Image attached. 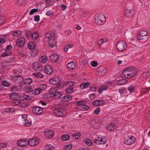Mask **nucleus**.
Returning <instances> with one entry per match:
<instances>
[{"instance_id":"43","label":"nucleus","mask_w":150,"mask_h":150,"mask_svg":"<svg viewBox=\"0 0 150 150\" xmlns=\"http://www.w3.org/2000/svg\"><path fill=\"white\" fill-rule=\"evenodd\" d=\"M66 91L68 93H71L74 92V88L73 87H69L66 90Z\"/></svg>"},{"instance_id":"38","label":"nucleus","mask_w":150,"mask_h":150,"mask_svg":"<svg viewBox=\"0 0 150 150\" xmlns=\"http://www.w3.org/2000/svg\"><path fill=\"white\" fill-rule=\"evenodd\" d=\"M79 108L81 110L84 111L88 110L89 108L88 106L84 104L83 105H82Z\"/></svg>"},{"instance_id":"46","label":"nucleus","mask_w":150,"mask_h":150,"mask_svg":"<svg viewBox=\"0 0 150 150\" xmlns=\"http://www.w3.org/2000/svg\"><path fill=\"white\" fill-rule=\"evenodd\" d=\"M84 142L86 144L89 146H91L92 145V142L89 139L84 140Z\"/></svg>"},{"instance_id":"61","label":"nucleus","mask_w":150,"mask_h":150,"mask_svg":"<svg viewBox=\"0 0 150 150\" xmlns=\"http://www.w3.org/2000/svg\"><path fill=\"white\" fill-rule=\"evenodd\" d=\"M91 64L93 67H96L97 66L98 63L95 61H93L91 62Z\"/></svg>"},{"instance_id":"13","label":"nucleus","mask_w":150,"mask_h":150,"mask_svg":"<svg viewBox=\"0 0 150 150\" xmlns=\"http://www.w3.org/2000/svg\"><path fill=\"white\" fill-rule=\"evenodd\" d=\"M33 67L34 69L36 71H40L42 70V67L37 62H35L33 63Z\"/></svg>"},{"instance_id":"4","label":"nucleus","mask_w":150,"mask_h":150,"mask_svg":"<svg viewBox=\"0 0 150 150\" xmlns=\"http://www.w3.org/2000/svg\"><path fill=\"white\" fill-rule=\"evenodd\" d=\"M135 138L132 136H129L127 138H125L124 143L125 144L130 145L133 144L135 142Z\"/></svg>"},{"instance_id":"44","label":"nucleus","mask_w":150,"mask_h":150,"mask_svg":"<svg viewBox=\"0 0 150 150\" xmlns=\"http://www.w3.org/2000/svg\"><path fill=\"white\" fill-rule=\"evenodd\" d=\"M62 94L60 92L57 91L53 95V96L54 98H60Z\"/></svg>"},{"instance_id":"19","label":"nucleus","mask_w":150,"mask_h":150,"mask_svg":"<svg viewBox=\"0 0 150 150\" xmlns=\"http://www.w3.org/2000/svg\"><path fill=\"white\" fill-rule=\"evenodd\" d=\"M49 46L51 47L52 48L56 46V41L54 39L50 40L48 42Z\"/></svg>"},{"instance_id":"26","label":"nucleus","mask_w":150,"mask_h":150,"mask_svg":"<svg viewBox=\"0 0 150 150\" xmlns=\"http://www.w3.org/2000/svg\"><path fill=\"white\" fill-rule=\"evenodd\" d=\"M72 99V97L71 96L69 95L65 96L63 97L62 98V101H67Z\"/></svg>"},{"instance_id":"57","label":"nucleus","mask_w":150,"mask_h":150,"mask_svg":"<svg viewBox=\"0 0 150 150\" xmlns=\"http://www.w3.org/2000/svg\"><path fill=\"white\" fill-rule=\"evenodd\" d=\"M104 42L103 40V39H101L99 40L98 42V45L100 47L102 44L104 43Z\"/></svg>"},{"instance_id":"5","label":"nucleus","mask_w":150,"mask_h":150,"mask_svg":"<svg viewBox=\"0 0 150 150\" xmlns=\"http://www.w3.org/2000/svg\"><path fill=\"white\" fill-rule=\"evenodd\" d=\"M127 48V45L122 41H119L117 45V48L119 51H123L125 50Z\"/></svg>"},{"instance_id":"50","label":"nucleus","mask_w":150,"mask_h":150,"mask_svg":"<svg viewBox=\"0 0 150 150\" xmlns=\"http://www.w3.org/2000/svg\"><path fill=\"white\" fill-rule=\"evenodd\" d=\"M13 71L15 74H19L22 72V71L20 69H18V70L14 69L13 70Z\"/></svg>"},{"instance_id":"63","label":"nucleus","mask_w":150,"mask_h":150,"mask_svg":"<svg viewBox=\"0 0 150 150\" xmlns=\"http://www.w3.org/2000/svg\"><path fill=\"white\" fill-rule=\"evenodd\" d=\"M119 92L120 93V94H122L124 93L125 92V89L123 88H121L119 89Z\"/></svg>"},{"instance_id":"30","label":"nucleus","mask_w":150,"mask_h":150,"mask_svg":"<svg viewBox=\"0 0 150 150\" xmlns=\"http://www.w3.org/2000/svg\"><path fill=\"white\" fill-rule=\"evenodd\" d=\"M31 36L33 39L34 40H36L38 38L39 34L37 32H35L33 33Z\"/></svg>"},{"instance_id":"24","label":"nucleus","mask_w":150,"mask_h":150,"mask_svg":"<svg viewBox=\"0 0 150 150\" xmlns=\"http://www.w3.org/2000/svg\"><path fill=\"white\" fill-rule=\"evenodd\" d=\"M9 98L12 100H15L18 97V93H12L10 94Z\"/></svg>"},{"instance_id":"45","label":"nucleus","mask_w":150,"mask_h":150,"mask_svg":"<svg viewBox=\"0 0 150 150\" xmlns=\"http://www.w3.org/2000/svg\"><path fill=\"white\" fill-rule=\"evenodd\" d=\"M40 61L43 63H45L47 62V58L44 56H42L40 58Z\"/></svg>"},{"instance_id":"41","label":"nucleus","mask_w":150,"mask_h":150,"mask_svg":"<svg viewBox=\"0 0 150 150\" xmlns=\"http://www.w3.org/2000/svg\"><path fill=\"white\" fill-rule=\"evenodd\" d=\"M73 47L72 44H69L65 46L64 50L65 52H67L68 49H70Z\"/></svg>"},{"instance_id":"29","label":"nucleus","mask_w":150,"mask_h":150,"mask_svg":"<svg viewBox=\"0 0 150 150\" xmlns=\"http://www.w3.org/2000/svg\"><path fill=\"white\" fill-rule=\"evenodd\" d=\"M76 104L77 105H78L79 106L78 107V108L80 107L81 106L83 105L84 104H85L86 102L85 101H77L76 102Z\"/></svg>"},{"instance_id":"59","label":"nucleus","mask_w":150,"mask_h":150,"mask_svg":"<svg viewBox=\"0 0 150 150\" xmlns=\"http://www.w3.org/2000/svg\"><path fill=\"white\" fill-rule=\"evenodd\" d=\"M100 111V108H97L94 111V113L96 115H98Z\"/></svg>"},{"instance_id":"34","label":"nucleus","mask_w":150,"mask_h":150,"mask_svg":"<svg viewBox=\"0 0 150 150\" xmlns=\"http://www.w3.org/2000/svg\"><path fill=\"white\" fill-rule=\"evenodd\" d=\"M11 54V52L10 51H6L3 53L1 55L2 57H6L10 55Z\"/></svg>"},{"instance_id":"53","label":"nucleus","mask_w":150,"mask_h":150,"mask_svg":"<svg viewBox=\"0 0 150 150\" xmlns=\"http://www.w3.org/2000/svg\"><path fill=\"white\" fill-rule=\"evenodd\" d=\"M21 102H22V101L21 100H14L12 103V104L13 105L15 106L16 105H17L19 104L20 103H21Z\"/></svg>"},{"instance_id":"52","label":"nucleus","mask_w":150,"mask_h":150,"mask_svg":"<svg viewBox=\"0 0 150 150\" xmlns=\"http://www.w3.org/2000/svg\"><path fill=\"white\" fill-rule=\"evenodd\" d=\"M107 88V86H103L98 90V92L100 94L103 91L106 90Z\"/></svg>"},{"instance_id":"55","label":"nucleus","mask_w":150,"mask_h":150,"mask_svg":"<svg viewBox=\"0 0 150 150\" xmlns=\"http://www.w3.org/2000/svg\"><path fill=\"white\" fill-rule=\"evenodd\" d=\"M128 90L130 93H132L134 91V87L133 86H130L128 88Z\"/></svg>"},{"instance_id":"35","label":"nucleus","mask_w":150,"mask_h":150,"mask_svg":"<svg viewBox=\"0 0 150 150\" xmlns=\"http://www.w3.org/2000/svg\"><path fill=\"white\" fill-rule=\"evenodd\" d=\"M33 82L32 79L31 78H28L25 79L24 81V83L26 85H29Z\"/></svg>"},{"instance_id":"12","label":"nucleus","mask_w":150,"mask_h":150,"mask_svg":"<svg viewBox=\"0 0 150 150\" xmlns=\"http://www.w3.org/2000/svg\"><path fill=\"white\" fill-rule=\"evenodd\" d=\"M76 67V63L73 61H71L69 62L67 65V69L70 70H72L74 69Z\"/></svg>"},{"instance_id":"51","label":"nucleus","mask_w":150,"mask_h":150,"mask_svg":"<svg viewBox=\"0 0 150 150\" xmlns=\"http://www.w3.org/2000/svg\"><path fill=\"white\" fill-rule=\"evenodd\" d=\"M56 92V90L54 88H51L50 90L49 93L50 94L53 96Z\"/></svg>"},{"instance_id":"32","label":"nucleus","mask_w":150,"mask_h":150,"mask_svg":"<svg viewBox=\"0 0 150 150\" xmlns=\"http://www.w3.org/2000/svg\"><path fill=\"white\" fill-rule=\"evenodd\" d=\"M62 139L63 141H67L70 139V137L68 134H64L62 136Z\"/></svg>"},{"instance_id":"11","label":"nucleus","mask_w":150,"mask_h":150,"mask_svg":"<svg viewBox=\"0 0 150 150\" xmlns=\"http://www.w3.org/2000/svg\"><path fill=\"white\" fill-rule=\"evenodd\" d=\"M25 42V39L24 38L22 37L17 40L16 44L17 46L19 47H22L24 45Z\"/></svg>"},{"instance_id":"18","label":"nucleus","mask_w":150,"mask_h":150,"mask_svg":"<svg viewBox=\"0 0 150 150\" xmlns=\"http://www.w3.org/2000/svg\"><path fill=\"white\" fill-rule=\"evenodd\" d=\"M125 16L127 18H130L132 17L134 14V12L133 10L130 11L126 10L125 11Z\"/></svg>"},{"instance_id":"42","label":"nucleus","mask_w":150,"mask_h":150,"mask_svg":"<svg viewBox=\"0 0 150 150\" xmlns=\"http://www.w3.org/2000/svg\"><path fill=\"white\" fill-rule=\"evenodd\" d=\"M72 147V145L71 144L66 145L64 146V150H70Z\"/></svg>"},{"instance_id":"56","label":"nucleus","mask_w":150,"mask_h":150,"mask_svg":"<svg viewBox=\"0 0 150 150\" xmlns=\"http://www.w3.org/2000/svg\"><path fill=\"white\" fill-rule=\"evenodd\" d=\"M5 20V18L3 16H0V25H2L4 23Z\"/></svg>"},{"instance_id":"15","label":"nucleus","mask_w":150,"mask_h":150,"mask_svg":"<svg viewBox=\"0 0 150 150\" xmlns=\"http://www.w3.org/2000/svg\"><path fill=\"white\" fill-rule=\"evenodd\" d=\"M95 143L97 144H104L106 142V141L100 137H98L97 139L93 140Z\"/></svg>"},{"instance_id":"33","label":"nucleus","mask_w":150,"mask_h":150,"mask_svg":"<svg viewBox=\"0 0 150 150\" xmlns=\"http://www.w3.org/2000/svg\"><path fill=\"white\" fill-rule=\"evenodd\" d=\"M45 150H54V147L51 144H47L45 146Z\"/></svg>"},{"instance_id":"9","label":"nucleus","mask_w":150,"mask_h":150,"mask_svg":"<svg viewBox=\"0 0 150 150\" xmlns=\"http://www.w3.org/2000/svg\"><path fill=\"white\" fill-rule=\"evenodd\" d=\"M45 135L48 139L52 138L54 135V132L51 130H47L45 131Z\"/></svg>"},{"instance_id":"48","label":"nucleus","mask_w":150,"mask_h":150,"mask_svg":"<svg viewBox=\"0 0 150 150\" xmlns=\"http://www.w3.org/2000/svg\"><path fill=\"white\" fill-rule=\"evenodd\" d=\"M25 123H24V125L25 126H29L32 124V122L30 121H29L27 119L25 120H24Z\"/></svg>"},{"instance_id":"22","label":"nucleus","mask_w":150,"mask_h":150,"mask_svg":"<svg viewBox=\"0 0 150 150\" xmlns=\"http://www.w3.org/2000/svg\"><path fill=\"white\" fill-rule=\"evenodd\" d=\"M115 128V125L113 123H111L108 125L106 129L109 131H113Z\"/></svg>"},{"instance_id":"10","label":"nucleus","mask_w":150,"mask_h":150,"mask_svg":"<svg viewBox=\"0 0 150 150\" xmlns=\"http://www.w3.org/2000/svg\"><path fill=\"white\" fill-rule=\"evenodd\" d=\"M60 81L61 80L59 78L55 77L51 79L50 80L49 82L51 84L55 85L59 83Z\"/></svg>"},{"instance_id":"62","label":"nucleus","mask_w":150,"mask_h":150,"mask_svg":"<svg viewBox=\"0 0 150 150\" xmlns=\"http://www.w3.org/2000/svg\"><path fill=\"white\" fill-rule=\"evenodd\" d=\"M145 120L148 122H150V113L149 114H148L145 117Z\"/></svg>"},{"instance_id":"25","label":"nucleus","mask_w":150,"mask_h":150,"mask_svg":"<svg viewBox=\"0 0 150 150\" xmlns=\"http://www.w3.org/2000/svg\"><path fill=\"white\" fill-rule=\"evenodd\" d=\"M148 35L149 32L148 31H146L144 30H142L140 31L137 35H138L147 37H148Z\"/></svg>"},{"instance_id":"47","label":"nucleus","mask_w":150,"mask_h":150,"mask_svg":"<svg viewBox=\"0 0 150 150\" xmlns=\"http://www.w3.org/2000/svg\"><path fill=\"white\" fill-rule=\"evenodd\" d=\"M33 74L37 78H42L43 77V75L40 72L34 73Z\"/></svg>"},{"instance_id":"8","label":"nucleus","mask_w":150,"mask_h":150,"mask_svg":"<svg viewBox=\"0 0 150 150\" xmlns=\"http://www.w3.org/2000/svg\"><path fill=\"white\" fill-rule=\"evenodd\" d=\"M39 142V140L38 138H35L33 139H30L27 143L31 146H33L37 145Z\"/></svg>"},{"instance_id":"37","label":"nucleus","mask_w":150,"mask_h":150,"mask_svg":"<svg viewBox=\"0 0 150 150\" xmlns=\"http://www.w3.org/2000/svg\"><path fill=\"white\" fill-rule=\"evenodd\" d=\"M81 134L80 132L75 133L72 135V137L75 139H78L81 136Z\"/></svg>"},{"instance_id":"16","label":"nucleus","mask_w":150,"mask_h":150,"mask_svg":"<svg viewBox=\"0 0 150 150\" xmlns=\"http://www.w3.org/2000/svg\"><path fill=\"white\" fill-rule=\"evenodd\" d=\"M98 71L99 73H100L101 75H104L106 73V71L105 68L102 66L100 67L98 69Z\"/></svg>"},{"instance_id":"27","label":"nucleus","mask_w":150,"mask_h":150,"mask_svg":"<svg viewBox=\"0 0 150 150\" xmlns=\"http://www.w3.org/2000/svg\"><path fill=\"white\" fill-rule=\"evenodd\" d=\"M32 93L35 95H38L41 92L40 89L39 88L35 89L31 91Z\"/></svg>"},{"instance_id":"21","label":"nucleus","mask_w":150,"mask_h":150,"mask_svg":"<svg viewBox=\"0 0 150 150\" xmlns=\"http://www.w3.org/2000/svg\"><path fill=\"white\" fill-rule=\"evenodd\" d=\"M54 36V33L52 31H50L47 33L45 35V37L48 39L51 40Z\"/></svg>"},{"instance_id":"7","label":"nucleus","mask_w":150,"mask_h":150,"mask_svg":"<svg viewBox=\"0 0 150 150\" xmlns=\"http://www.w3.org/2000/svg\"><path fill=\"white\" fill-rule=\"evenodd\" d=\"M43 112V108L38 106H34L32 109V112L35 115H41Z\"/></svg>"},{"instance_id":"20","label":"nucleus","mask_w":150,"mask_h":150,"mask_svg":"<svg viewBox=\"0 0 150 150\" xmlns=\"http://www.w3.org/2000/svg\"><path fill=\"white\" fill-rule=\"evenodd\" d=\"M17 144L20 146H25L27 145V142L25 140H21L17 142Z\"/></svg>"},{"instance_id":"58","label":"nucleus","mask_w":150,"mask_h":150,"mask_svg":"<svg viewBox=\"0 0 150 150\" xmlns=\"http://www.w3.org/2000/svg\"><path fill=\"white\" fill-rule=\"evenodd\" d=\"M38 11V9H37L34 8L32 9L30 11L29 14L30 15H32L34 13L37 12Z\"/></svg>"},{"instance_id":"6","label":"nucleus","mask_w":150,"mask_h":150,"mask_svg":"<svg viewBox=\"0 0 150 150\" xmlns=\"http://www.w3.org/2000/svg\"><path fill=\"white\" fill-rule=\"evenodd\" d=\"M11 80L16 83H20L23 81L24 78L21 75H16L11 77Z\"/></svg>"},{"instance_id":"3","label":"nucleus","mask_w":150,"mask_h":150,"mask_svg":"<svg viewBox=\"0 0 150 150\" xmlns=\"http://www.w3.org/2000/svg\"><path fill=\"white\" fill-rule=\"evenodd\" d=\"M106 21V18L105 16L103 14H100L96 17L95 19V23L99 25H103Z\"/></svg>"},{"instance_id":"23","label":"nucleus","mask_w":150,"mask_h":150,"mask_svg":"<svg viewBox=\"0 0 150 150\" xmlns=\"http://www.w3.org/2000/svg\"><path fill=\"white\" fill-rule=\"evenodd\" d=\"M138 39L143 42H146L148 39V37L137 35Z\"/></svg>"},{"instance_id":"64","label":"nucleus","mask_w":150,"mask_h":150,"mask_svg":"<svg viewBox=\"0 0 150 150\" xmlns=\"http://www.w3.org/2000/svg\"><path fill=\"white\" fill-rule=\"evenodd\" d=\"M23 100H28L29 99V97L28 96L26 95H24L22 97Z\"/></svg>"},{"instance_id":"36","label":"nucleus","mask_w":150,"mask_h":150,"mask_svg":"<svg viewBox=\"0 0 150 150\" xmlns=\"http://www.w3.org/2000/svg\"><path fill=\"white\" fill-rule=\"evenodd\" d=\"M1 64L2 67L4 68L7 67L11 66L9 64V62L6 61H3Z\"/></svg>"},{"instance_id":"60","label":"nucleus","mask_w":150,"mask_h":150,"mask_svg":"<svg viewBox=\"0 0 150 150\" xmlns=\"http://www.w3.org/2000/svg\"><path fill=\"white\" fill-rule=\"evenodd\" d=\"M47 88V86L45 84H42L40 86L39 89H40L41 91L42 90H44L45 88Z\"/></svg>"},{"instance_id":"49","label":"nucleus","mask_w":150,"mask_h":150,"mask_svg":"<svg viewBox=\"0 0 150 150\" xmlns=\"http://www.w3.org/2000/svg\"><path fill=\"white\" fill-rule=\"evenodd\" d=\"M1 83L4 86L6 87H8L11 85V84L8 81H2Z\"/></svg>"},{"instance_id":"14","label":"nucleus","mask_w":150,"mask_h":150,"mask_svg":"<svg viewBox=\"0 0 150 150\" xmlns=\"http://www.w3.org/2000/svg\"><path fill=\"white\" fill-rule=\"evenodd\" d=\"M45 72L47 74L51 75L53 72V69L50 65L47 66L44 69Z\"/></svg>"},{"instance_id":"1","label":"nucleus","mask_w":150,"mask_h":150,"mask_svg":"<svg viewBox=\"0 0 150 150\" xmlns=\"http://www.w3.org/2000/svg\"><path fill=\"white\" fill-rule=\"evenodd\" d=\"M138 73L137 70L132 67L127 68L122 74V76L125 78H131L136 76Z\"/></svg>"},{"instance_id":"17","label":"nucleus","mask_w":150,"mask_h":150,"mask_svg":"<svg viewBox=\"0 0 150 150\" xmlns=\"http://www.w3.org/2000/svg\"><path fill=\"white\" fill-rule=\"evenodd\" d=\"M51 61L53 62H56L59 60V56L57 54H53L51 55L50 57Z\"/></svg>"},{"instance_id":"2","label":"nucleus","mask_w":150,"mask_h":150,"mask_svg":"<svg viewBox=\"0 0 150 150\" xmlns=\"http://www.w3.org/2000/svg\"><path fill=\"white\" fill-rule=\"evenodd\" d=\"M54 112L56 116L60 117L64 116L66 114V112L63 107L61 105L56 106Z\"/></svg>"},{"instance_id":"40","label":"nucleus","mask_w":150,"mask_h":150,"mask_svg":"<svg viewBox=\"0 0 150 150\" xmlns=\"http://www.w3.org/2000/svg\"><path fill=\"white\" fill-rule=\"evenodd\" d=\"M45 1L48 6H52L54 4L53 0H45Z\"/></svg>"},{"instance_id":"28","label":"nucleus","mask_w":150,"mask_h":150,"mask_svg":"<svg viewBox=\"0 0 150 150\" xmlns=\"http://www.w3.org/2000/svg\"><path fill=\"white\" fill-rule=\"evenodd\" d=\"M90 84V83L89 82H84L81 84L80 87L82 88V89H83L87 88Z\"/></svg>"},{"instance_id":"31","label":"nucleus","mask_w":150,"mask_h":150,"mask_svg":"<svg viewBox=\"0 0 150 150\" xmlns=\"http://www.w3.org/2000/svg\"><path fill=\"white\" fill-rule=\"evenodd\" d=\"M28 46L29 48L31 50H33L35 48V45L34 42H29Z\"/></svg>"},{"instance_id":"54","label":"nucleus","mask_w":150,"mask_h":150,"mask_svg":"<svg viewBox=\"0 0 150 150\" xmlns=\"http://www.w3.org/2000/svg\"><path fill=\"white\" fill-rule=\"evenodd\" d=\"M65 84L67 86L71 87L74 85V82L72 81H68Z\"/></svg>"},{"instance_id":"39","label":"nucleus","mask_w":150,"mask_h":150,"mask_svg":"<svg viewBox=\"0 0 150 150\" xmlns=\"http://www.w3.org/2000/svg\"><path fill=\"white\" fill-rule=\"evenodd\" d=\"M21 32L19 30H15L12 33L13 36L18 37L21 34Z\"/></svg>"}]
</instances>
